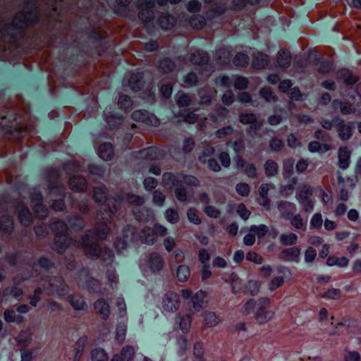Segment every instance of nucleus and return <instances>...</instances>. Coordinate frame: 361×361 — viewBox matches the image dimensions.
I'll return each mask as SVG.
<instances>
[{
    "label": "nucleus",
    "mask_w": 361,
    "mask_h": 361,
    "mask_svg": "<svg viewBox=\"0 0 361 361\" xmlns=\"http://www.w3.org/2000/svg\"><path fill=\"white\" fill-rule=\"evenodd\" d=\"M126 200L128 202L140 206L144 203L142 197L128 193L125 196L116 195L115 203L112 207L105 205L104 212L98 211L97 214V223L94 228L88 230L80 239L75 241V245L82 247L85 255L92 259H99L104 265L109 266L114 262V255L113 250L107 247H99L98 242L106 238L109 233L110 224L113 215L120 209L121 202Z\"/></svg>",
    "instance_id": "1"
},
{
    "label": "nucleus",
    "mask_w": 361,
    "mask_h": 361,
    "mask_svg": "<svg viewBox=\"0 0 361 361\" xmlns=\"http://www.w3.org/2000/svg\"><path fill=\"white\" fill-rule=\"evenodd\" d=\"M166 233V228L159 224H155L152 228L145 226L138 234L134 226L128 225L123 230V237L116 238L114 246L118 252H121L126 249L130 243H134L138 240L142 243L153 245L158 237L164 236Z\"/></svg>",
    "instance_id": "2"
},
{
    "label": "nucleus",
    "mask_w": 361,
    "mask_h": 361,
    "mask_svg": "<svg viewBox=\"0 0 361 361\" xmlns=\"http://www.w3.org/2000/svg\"><path fill=\"white\" fill-rule=\"evenodd\" d=\"M162 181L166 187L175 190L176 197L180 202H186L188 198V190L183 186V183L194 187L200 185V181L195 176L180 173L166 172L162 176Z\"/></svg>",
    "instance_id": "3"
},
{
    "label": "nucleus",
    "mask_w": 361,
    "mask_h": 361,
    "mask_svg": "<svg viewBox=\"0 0 361 361\" xmlns=\"http://www.w3.org/2000/svg\"><path fill=\"white\" fill-rule=\"evenodd\" d=\"M51 229L55 233L54 250L59 253L63 252L71 243L66 224L59 219L54 221L51 224Z\"/></svg>",
    "instance_id": "4"
},
{
    "label": "nucleus",
    "mask_w": 361,
    "mask_h": 361,
    "mask_svg": "<svg viewBox=\"0 0 361 361\" xmlns=\"http://www.w3.org/2000/svg\"><path fill=\"white\" fill-rule=\"evenodd\" d=\"M259 0H220L219 2L212 5L211 9L206 13L207 18L212 19L215 17L221 16L226 10H238L243 8L246 3L250 4H256Z\"/></svg>",
    "instance_id": "5"
},
{
    "label": "nucleus",
    "mask_w": 361,
    "mask_h": 361,
    "mask_svg": "<svg viewBox=\"0 0 361 361\" xmlns=\"http://www.w3.org/2000/svg\"><path fill=\"white\" fill-rule=\"evenodd\" d=\"M361 86L360 83L354 91L353 94L350 95V93L348 94L350 98L353 99V102H349L345 101H341L338 99H334L332 102L334 108L339 107L341 112L343 115H348L354 114L357 111V108L361 104V94L358 92L357 87Z\"/></svg>",
    "instance_id": "6"
},
{
    "label": "nucleus",
    "mask_w": 361,
    "mask_h": 361,
    "mask_svg": "<svg viewBox=\"0 0 361 361\" xmlns=\"http://www.w3.org/2000/svg\"><path fill=\"white\" fill-rule=\"evenodd\" d=\"M76 281L80 287L87 289L90 292L104 293L101 288L100 281L91 277L89 270L87 268H83L80 270L76 279Z\"/></svg>",
    "instance_id": "7"
},
{
    "label": "nucleus",
    "mask_w": 361,
    "mask_h": 361,
    "mask_svg": "<svg viewBox=\"0 0 361 361\" xmlns=\"http://www.w3.org/2000/svg\"><path fill=\"white\" fill-rule=\"evenodd\" d=\"M270 299L266 297L256 301L255 317L259 324H265L274 318L275 312L268 309Z\"/></svg>",
    "instance_id": "8"
},
{
    "label": "nucleus",
    "mask_w": 361,
    "mask_h": 361,
    "mask_svg": "<svg viewBox=\"0 0 361 361\" xmlns=\"http://www.w3.org/2000/svg\"><path fill=\"white\" fill-rule=\"evenodd\" d=\"M43 288L49 295L64 296L67 293V286L61 277H48Z\"/></svg>",
    "instance_id": "9"
},
{
    "label": "nucleus",
    "mask_w": 361,
    "mask_h": 361,
    "mask_svg": "<svg viewBox=\"0 0 361 361\" xmlns=\"http://www.w3.org/2000/svg\"><path fill=\"white\" fill-rule=\"evenodd\" d=\"M190 61L192 64L201 67L202 70L200 73L205 78H208L213 71L212 67L208 63L209 56L206 51L201 50L195 51L191 54Z\"/></svg>",
    "instance_id": "10"
},
{
    "label": "nucleus",
    "mask_w": 361,
    "mask_h": 361,
    "mask_svg": "<svg viewBox=\"0 0 361 361\" xmlns=\"http://www.w3.org/2000/svg\"><path fill=\"white\" fill-rule=\"evenodd\" d=\"M312 195V188L307 185H304L299 192L297 194V199L302 206L304 212L310 213L314 209V203L311 200Z\"/></svg>",
    "instance_id": "11"
},
{
    "label": "nucleus",
    "mask_w": 361,
    "mask_h": 361,
    "mask_svg": "<svg viewBox=\"0 0 361 361\" xmlns=\"http://www.w3.org/2000/svg\"><path fill=\"white\" fill-rule=\"evenodd\" d=\"M334 123L338 137L342 141L348 140L353 135V123H345L343 119L339 116H336L334 118Z\"/></svg>",
    "instance_id": "12"
},
{
    "label": "nucleus",
    "mask_w": 361,
    "mask_h": 361,
    "mask_svg": "<svg viewBox=\"0 0 361 361\" xmlns=\"http://www.w3.org/2000/svg\"><path fill=\"white\" fill-rule=\"evenodd\" d=\"M31 202L34 204V212L39 219H44L49 214L48 208L42 204V195L41 192L34 190L30 194Z\"/></svg>",
    "instance_id": "13"
},
{
    "label": "nucleus",
    "mask_w": 361,
    "mask_h": 361,
    "mask_svg": "<svg viewBox=\"0 0 361 361\" xmlns=\"http://www.w3.org/2000/svg\"><path fill=\"white\" fill-rule=\"evenodd\" d=\"M132 118L152 126H157L159 123V119L146 110L134 111L132 114Z\"/></svg>",
    "instance_id": "14"
},
{
    "label": "nucleus",
    "mask_w": 361,
    "mask_h": 361,
    "mask_svg": "<svg viewBox=\"0 0 361 361\" xmlns=\"http://www.w3.org/2000/svg\"><path fill=\"white\" fill-rule=\"evenodd\" d=\"M27 264L30 267L32 268V273L25 276H17L13 279V290L11 296L16 299H20L23 295V290L18 288L17 286L20 283L21 281H25L28 279L30 276L37 275L36 267L37 264L35 263H32L31 262H27Z\"/></svg>",
    "instance_id": "15"
},
{
    "label": "nucleus",
    "mask_w": 361,
    "mask_h": 361,
    "mask_svg": "<svg viewBox=\"0 0 361 361\" xmlns=\"http://www.w3.org/2000/svg\"><path fill=\"white\" fill-rule=\"evenodd\" d=\"M180 305L179 295L173 292H168L163 298L162 306L165 311L174 312Z\"/></svg>",
    "instance_id": "16"
},
{
    "label": "nucleus",
    "mask_w": 361,
    "mask_h": 361,
    "mask_svg": "<svg viewBox=\"0 0 361 361\" xmlns=\"http://www.w3.org/2000/svg\"><path fill=\"white\" fill-rule=\"evenodd\" d=\"M300 248L291 247L283 249L280 253L279 258L287 262H300Z\"/></svg>",
    "instance_id": "17"
},
{
    "label": "nucleus",
    "mask_w": 361,
    "mask_h": 361,
    "mask_svg": "<svg viewBox=\"0 0 361 361\" xmlns=\"http://www.w3.org/2000/svg\"><path fill=\"white\" fill-rule=\"evenodd\" d=\"M16 211L18 212L20 222L25 226H30L32 222V215L27 207L22 202L17 204Z\"/></svg>",
    "instance_id": "18"
},
{
    "label": "nucleus",
    "mask_w": 361,
    "mask_h": 361,
    "mask_svg": "<svg viewBox=\"0 0 361 361\" xmlns=\"http://www.w3.org/2000/svg\"><path fill=\"white\" fill-rule=\"evenodd\" d=\"M165 154L164 149L157 147H150L140 151V157L148 159H160L164 157Z\"/></svg>",
    "instance_id": "19"
},
{
    "label": "nucleus",
    "mask_w": 361,
    "mask_h": 361,
    "mask_svg": "<svg viewBox=\"0 0 361 361\" xmlns=\"http://www.w3.org/2000/svg\"><path fill=\"white\" fill-rule=\"evenodd\" d=\"M278 209L280 212L281 216L286 220L291 218V216L296 212V205L290 202L281 201L278 204Z\"/></svg>",
    "instance_id": "20"
},
{
    "label": "nucleus",
    "mask_w": 361,
    "mask_h": 361,
    "mask_svg": "<svg viewBox=\"0 0 361 361\" xmlns=\"http://www.w3.org/2000/svg\"><path fill=\"white\" fill-rule=\"evenodd\" d=\"M164 262L163 257L158 253L154 252L149 255L148 258V266L153 272L159 271L164 267Z\"/></svg>",
    "instance_id": "21"
},
{
    "label": "nucleus",
    "mask_w": 361,
    "mask_h": 361,
    "mask_svg": "<svg viewBox=\"0 0 361 361\" xmlns=\"http://www.w3.org/2000/svg\"><path fill=\"white\" fill-rule=\"evenodd\" d=\"M180 114L184 122L188 123H198L200 127L204 126V121L200 117L199 114L190 111L189 109H183L180 111Z\"/></svg>",
    "instance_id": "22"
},
{
    "label": "nucleus",
    "mask_w": 361,
    "mask_h": 361,
    "mask_svg": "<svg viewBox=\"0 0 361 361\" xmlns=\"http://www.w3.org/2000/svg\"><path fill=\"white\" fill-rule=\"evenodd\" d=\"M240 121L243 124L250 123L251 126L247 130L250 132L252 130H257L260 129L262 123L257 121L256 116L254 114H244L240 115Z\"/></svg>",
    "instance_id": "23"
},
{
    "label": "nucleus",
    "mask_w": 361,
    "mask_h": 361,
    "mask_svg": "<svg viewBox=\"0 0 361 361\" xmlns=\"http://www.w3.org/2000/svg\"><path fill=\"white\" fill-rule=\"evenodd\" d=\"M133 213L137 221L143 222L152 220L154 216L152 209L145 207L135 209Z\"/></svg>",
    "instance_id": "24"
},
{
    "label": "nucleus",
    "mask_w": 361,
    "mask_h": 361,
    "mask_svg": "<svg viewBox=\"0 0 361 361\" xmlns=\"http://www.w3.org/2000/svg\"><path fill=\"white\" fill-rule=\"evenodd\" d=\"M350 151L347 147H342L338 149V166L342 169H346L350 164Z\"/></svg>",
    "instance_id": "25"
},
{
    "label": "nucleus",
    "mask_w": 361,
    "mask_h": 361,
    "mask_svg": "<svg viewBox=\"0 0 361 361\" xmlns=\"http://www.w3.org/2000/svg\"><path fill=\"white\" fill-rule=\"evenodd\" d=\"M111 108L110 107L109 109ZM104 117L106 122L110 127H116L123 122V116L117 113L109 110L107 108L104 111Z\"/></svg>",
    "instance_id": "26"
},
{
    "label": "nucleus",
    "mask_w": 361,
    "mask_h": 361,
    "mask_svg": "<svg viewBox=\"0 0 361 361\" xmlns=\"http://www.w3.org/2000/svg\"><path fill=\"white\" fill-rule=\"evenodd\" d=\"M338 78L350 87H352L357 82V78L348 69L341 70L338 73Z\"/></svg>",
    "instance_id": "27"
},
{
    "label": "nucleus",
    "mask_w": 361,
    "mask_h": 361,
    "mask_svg": "<svg viewBox=\"0 0 361 361\" xmlns=\"http://www.w3.org/2000/svg\"><path fill=\"white\" fill-rule=\"evenodd\" d=\"M236 166L238 169L244 168V172L248 177L255 178L257 175L255 166L253 164H247L246 161L240 157L237 158Z\"/></svg>",
    "instance_id": "28"
},
{
    "label": "nucleus",
    "mask_w": 361,
    "mask_h": 361,
    "mask_svg": "<svg viewBox=\"0 0 361 361\" xmlns=\"http://www.w3.org/2000/svg\"><path fill=\"white\" fill-rule=\"evenodd\" d=\"M143 77V73L139 72L130 75L128 84L132 90L136 92L142 89L144 84Z\"/></svg>",
    "instance_id": "29"
},
{
    "label": "nucleus",
    "mask_w": 361,
    "mask_h": 361,
    "mask_svg": "<svg viewBox=\"0 0 361 361\" xmlns=\"http://www.w3.org/2000/svg\"><path fill=\"white\" fill-rule=\"evenodd\" d=\"M176 23V18L169 13H163L158 19L159 26L164 30H170L174 26Z\"/></svg>",
    "instance_id": "30"
},
{
    "label": "nucleus",
    "mask_w": 361,
    "mask_h": 361,
    "mask_svg": "<svg viewBox=\"0 0 361 361\" xmlns=\"http://www.w3.org/2000/svg\"><path fill=\"white\" fill-rule=\"evenodd\" d=\"M269 62V57L267 54L258 52L253 56L252 66L256 69H262L268 66Z\"/></svg>",
    "instance_id": "31"
},
{
    "label": "nucleus",
    "mask_w": 361,
    "mask_h": 361,
    "mask_svg": "<svg viewBox=\"0 0 361 361\" xmlns=\"http://www.w3.org/2000/svg\"><path fill=\"white\" fill-rule=\"evenodd\" d=\"M94 309L104 319L109 316V304L104 299H99L94 302Z\"/></svg>",
    "instance_id": "32"
},
{
    "label": "nucleus",
    "mask_w": 361,
    "mask_h": 361,
    "mask_svg": "<svg viewBox=\"0 0 361 361\" xmlns=\"http://www.w3.org/2000/svg\"><path fill=\"white\" fill-rule=\"evenodd\" d=\"M69 185L71 190L80 192L86 188L87 181L80 176H74L70 178Z\"/></svg>",
    "instance_id": "33"
},
{
    "label": "nucleus",
    "mask_w": 361,
    "mask_h": 361,
    "mask_svg": "<svg viewBox=\"0 0 361 361\" xmlns=\"http://www.w3.org/2000/svg\"><path fill=\"white\" fill-rule=\"evenodd\" d=\"M13 229V221L8 215H4L0 219V233L10 235Z\"/></svg>",
    "instance_id": "34"
},
{
    "label": "nucleus",
    "mask_w": 361,
    "mask_h": 361,
    "mask_svg": "<svg viewBox=\"0 0 361 361\" xmlns=\"http://www.w3.org/2000/svg\"><path fill=\"white\" fill-rule=\"evenodd\" d=\"M271 188V185L269 183H263L259 188V194L260 198L259 199V203L264 207H269L270 204L269 199L268 198V192Z\"/></svg>",
    "instance_id": "35"
},
{
    "label": "nucleus",
    "mask_w": 361,
    "mask_h": 361,
    "mask_svg": "<svg viewBox=\"0 0 361 361\" xmlns=\"http://www.w3.org/2000/svg\"><path fill=\"white\" fill-rule=\"evenodd\" d=\"M98 154L104 160H111L114 156V148L111 143L102 144L98 148Z\"/></svg>",
    "instance_id": "36"
},
{
    "label": "nucleus",
    "mask_w": 361,
    "mask_h": 361,
    "mask_svg": "<svg viewBox=\"0 0 361 361\" xmlns=\"http://www.w3.org/2000/svg\"><path fill=\"white\" fill-rule=\"evenodd\" d=\"M93 197L98 204L104 203L107 200V191L104 185L95 187L94 188Z\"/></svg>",
    "instance_id": "37"
},
{
    "label": "nucleus",
    "mask_w": 361,
    "mask_h": 361,
    "mask_svg": "<svg viewBox=\"0 0 361 361\" xmlns=\"http://www.w3.org/2000/svg\"><path fill=\"white\" fill-rule=\"evenodd\" d=\"M68 301L76 310H84L87 307L84 299L78 295H71L68 297Z\"/></svg>",
    "instance_id": "38"
},
{
    "label": "nucleus",
    "mask_w": 361,
    "mask_h": 361,
    "mask_svg": "<svg viewBox=\"0 0 361 361\" xmlns=\"http://www.w3.org/2000/svg\"><path fill=\"white\" fill-rule=\"evenodd\" d=\"M291 56L288 51L281 50L277 55V64L282 68H288L290 65Z\"/></svg>",
    "instance_id": "39"
},
{
    "label": "nucleus",
    "mask_w": 361,
    "mask_h": 361,
    "mask_svg": "<svg viewBox=\"0 0 361 361\" xmlns=\"http://www.w3.org/2000/svg\"><path fill=\"white\" fill-rule=\"evenodd\" d=\"M349 259L345 257H338L330 256L327 258L326 264L329 267L336 266L340 268L346 267L348 265Z\"/></svg>",
    "instance_id": "40"
},
{
    "label": "nucleus",
    "mask_w": 361,
    "mask_h": 361,
    "mask_svg": "<svg viewBox=\"0 0 361 361\" xmlns=\"http://www.w3.org/2000/svg\"><path fill=\"white\" fill-rule=\"evenodd\" d=\"M206 293L203 290L197 291L192 298L193 308L195 311H200L205 303Z\"/></svg>",
    "instance_id": "41"
},
{
    "label": "nucleus",
    "mask_w": 361,
    "mask_h": 361,
    "mask_svg": "<svg viewBox=\"0 0 361 361\" xmlns=\"http://www.w3.org/2000/svg\"><path fill=\"white\" fill-rule=\"evenodd\" d=\"M228 113V110L222 106H219L215 109L214 112L211 114V120L214 123H219L223 121L224 118Z\"/></svg>",
    "instance_id": "42"
},
{
    "label": "nucleus",
    "mask_w": 361,
    "mask_h": 361,
    "mask_svg": "<svg viewBox=\"0 0 361 361\" xmlns=\"http://www.w3.org/2000/svg\"><path fill=\"white\" fill-rule=\"evenodd\" d=\"M290 224L298 230H306L307 221L304 220L300 214H293L291 218L288 219Z\"/></svg>",
    "instance_id": "43"
},
{
    "label": "nucleus",
    "mask_w": 361,
    "mask_h": 361,
    "mask_svg": "<svg viewBox=\"0 0 361 361\" xmlns=\"http://www.w3.org/2000/svg\"><path fill=\"white\" fill-rule=\"evenodd\" d=\"M216 59L221 64H226L230 62L231 53L225 48H220L216 51Z\"/></svg>",
    "instance_id": "44"
},
{
    "label": "nucleus",
    "mask_w": 361,
    "mask_h": 361,
    "mask_svg": "<svg viewBox=\"0 0 361 361\" xmlns=\"http://www.w3.org/2000/svg\"><path fill=\"white\" fill-rule=\"evenodd\" d=\"M176 322H178L180 329L183 333H187L191 325V317L190 315L181 316L180 314L176 317Z\"/></svg>",
    "instance_id": "45"
},
{
    "label": "nucleus",
    "mask_w": 361,
    "mask_h": 361,
    "mask_svg": "<svg viewBox=\"0 0 361 361\" xmlns=\"http://www.w3.org/2000/svg\"><path fill=\"white\" fill-rule=\"evenodd\" d=\"M70 226L75 231L82 230L85 226V221L80 215H74L68 219Z\"/></svg>",
    "instance_id": "46"
},
{
    "label": "nucleus",
    "mask_w": 361,
    "mask_h": 361,
    "mask_svg": "<svg viewBox=\"0 0 361 361\" xmlns=\"http://www.w3.org/2000/svg\"><path fill=\"white\" fill-rule=\"evenodd\" d=\"M138 18L143 22L150 23L154 20V13L152 8H140Z\"/></svg>",
    "instance_id": "47"
},
{
    "label": "nucleus",
    "mask_w": 361,
    "mask_h": 361,
    "mask_svg": "<svg viewBox=\"0 0 361 361\" xmlns=\"http://www.w3.org/2000/svg\"><path fill=\"white\" fill-rule=\"evenodd\" d=\"M176 67L175 62L169 59L165 58L160 61L159 69L164 73L171 72Z\"/></svg>",
    "instance_id": "48"
},
{
    "label": "nucleus",
    "mask_w": 361,
    "mask_h": 361,
    "mask_svg": "<svg viewBox=\"0 0 361 361\" xmlns=\"http://www.w3.org/2000/svg\"><path fill=\"white\" fill-rule=\"evenodd\" d=\"M4 319L7 322H16L17 324H20L23 321V317L16 314L13 310H6L4 312Z\"/></svg>",
    "instance_id": "49"
},
{
    "label": "nucleus",
    "mask_w": 361,
    "mask_h": 361,
    "mask_svg": "<svg viewBox=\"0 0 361 361\" xmlns=\"http://www.w3.org/2000/svg\"><path fill=\"white\" fill-rule=\"evenodd\" d=\"M190 276V269L188 266L180 265L176 271V276L180 281H186Z\"/></svg>",
    "instance_id": "50"
},
{
    "label": "nucleus",
    "mask_w": 361,
    "mask_h": 361,
    "mask_svg": "<svg viewBox=\"0 0 361 361\" xmlns=\"http://www.w3.org/2000/svg\"><path fill=\"white\" fill-rule=\"evenodd\" d=\"M215 94H216L215 90L208 89L205 91H204L203 90H201L199 92V95L200 97V103L202 104H209L211 102V101L213 99Z\"/></svg>",
    "instance_id": "51"
},
{
    "label": "nucleus",
    "mask_w": 361,
    "mask_h": 361,
    "mask_svg": "<svg viewBox=\"0 0 361 361\" xmlns=\"http://www.w3.org/2000/svg\"><path fill=\"white\" fill-rule=\"evenodd\" d=\"M31 340L32 334L29 331H22L16 338L18 343L23 347L27 346Z\"/></svg>",
    "instance_id": "52"
},
{
    "label": "nucleus",
    "mask_w": 361,
    "mask_h": 361,
    "mask_svg": "<svg viewBox=\"0 0 361 361\" xmlns=\"http://www.w3.org/2000/svg\"><path fill=\"white\" fill-rule=\"evenodd\" d=\"M250 232L254 233L259 238L264 237L268 233V227L264 224L252 225L249 229Z\"/></svg>",
    "instance_id": "53"
},
{
    "label": "nucleus",
    "mask_w": 361,
    "mask_h": 361,
    "mask_svg": "<svg viewBox=\"0 0 361 361\" xmlns=\"http://www.w3.org/2000/svg\"><path fill=\"white\" fill-rule=\"evenodd\" d=\"M49 193L51 195H56L58 196H63L64 194V188L60 184L58 180H54V182H50L49 185Z\"/></svg>",
    "instance_id": "54"
},
{
    "label": "nucleus",
    "mask_w": 361,
    "mask_h": 361,
    "mask_svg": "<svg viewBox=\"0 0 361 361\" xmlns=\"http://www.w3.org/2000/svg\"><path fill=\"white\" fill-rule=\"evenodd\" d=\"M204 327H212L217 325L219 322V318L216 317V314L212 312H206L204 315Z\"/></svg>",
    "instance_id": "55"
},
{
    "label": "nucleus",
    "mask_w": 361,
    "mask_h": 361,
    "mask_svg": "<svg viewBox=\"0 0 361 361\" xmlns=\"http://www.w3.org/2000/svg\"><path fill=\"white\" fill-rule=\"evenodd\" d=\"M298 236L293 233L289 234H281L280 235V242L283 245H293L296 244Z\"/></svg>",
    "instance_id": "56"
},
{
    "label": "nucleus",
    "mask_w": 361,
    "mask_h": 361,
    "mask_svg": "<svg viewBox=\"0 0 361 361\" xmlns=\"http://www.w3.org/2000/svg\"><path fill=\"white\" fill-rule=\"evenodd\" d=\"M260 96L267 102H275L277 99L276 95L272 92L270 87H264L259 91Z\"/></svg>",
    "instance_id": "57"
},
{
    "label": "nucleus",
    "mask_w": 361,
    "mask_h": 361,
    "mask_svg": "<svg viewBox=\"0 0 361 361\" xmlns=\"http://www.w3.org/2000/svg\"><path fill=\"white\" fill-rule=\"evenodd\" d=\"M250 61L249 56L243 53L237 54L233 58V63L236 66L245 67L248 65Z\"/></svg>",
    "instance_id": "58"
},
{
    "label": "nucleus",
    "mask_w": 361,
    "mask_h": 361,
    "mask_svg": "<svg viewBox=\"0 0 361 361\" xmlns=\"http://www.w3.org/2000/svg\"><path fill=\"white\" fill-rule=\"evenodd\" d=\"M87 343V336L80 337L78 340V341L76 342V343L74 346V349H73V352L75 354L74 355H79V357H80Z\"/></svg>",
    "instance_id": "59"
},
{
    "label": "nucleus",
    "mask_w": 361,
    "mask_h": 361,
    "mask_svg": "<svg viewBox=\"0 0 361 361\" xmlns=\"http://www.w3.org/2000/svg\"><path fill=\"white\" fill-rule=\"evenodd\" d=\"M190 25L192 28L201 29L205 25V19L200 15H192L190 19Z\"/></svg>",
    "instance_id": "60"
},
{
    "label": "nucleus",
    "mask_w": 361,
    "mask_h": 361,
    "mask_svg": "<svg viewBox=\"0 0 361 361\" xmlns=\"http://www.w3.org/2000/svg\"><path fill=\"white\" fill-rule=\"evenodd\" d=\"M197 82L198 78L196 73L190 72L184 76L182 85L185 87H190L197 85Z\"/></svg>",
    "instance_id": "61"
},
{
    "label": "nucleus",
    "mask_w": 361,
    "mask_h": 361,
    "mask_svg": "<svg viewBox=\"0 0 361 361\" xmlns=\"http://www.w3.org/2000/svg\"><path fill=\"white\" fill-rule=\"evenodd\" d=\"M264 170L267 176H275L278 171V164L273 160H267L264 164Z\"/></svg>",
    "instance_id": "62"
},
{
    "label": "nucleus",
    "mask_w": 361,
    "mask_h": 361,
    "mask_svg": "<svg viewBox=\"0 0 361 361\" xmlns=\"http://www.w3.org/2000/svg\"><path fill=\"white\" fill-rule=\"evenodd\" d=\"M92 361H108V355L104 350L96 348L92 351Z\"/></svg>",
    "instance_id": "63"
},
{
    "label": "nucleus",
    "mask_w": 361,
    "mask_h": 361,
    "mask_svg": "<svg viewBox=\"0 0 361 361\" xmlns=\"http://www.w3.org/2000/svg\"><path fill=\"white\" fill-rule=\"evenodd\" d=\"M119 107L125 111H128L133 106L131 98L127 95H121L118 101Z\"/></svg>",
    "instance_id": "64"
}]
</instances>
